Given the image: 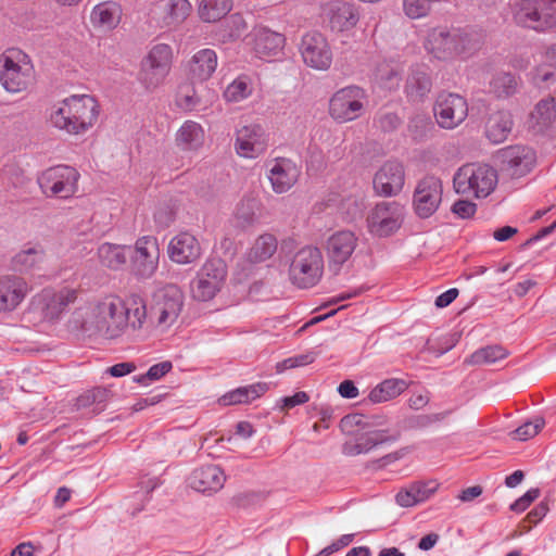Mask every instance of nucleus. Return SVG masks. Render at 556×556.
Masks as SVG:
<instances>
[{"instance_id": "55", "label": "nucleus", "mask_w": 556, "mask_h": 556, "mask_svg": "<svg viewBox=\"0 0 556 556\" xmlns=\"http://www.w3.org/2000/svg\"><path fill=\"white\" fill-rule=\"evenodd\" d=\"M477 205L469 200H457L452 205V212L460 218H469L475 215Z\"/></svg>"}, {"instance_id": "34", "label": "nucleus", "mask_w": 556, "mask_h": 556, "mask_svg": "<svg viewBox=\"0 0 556 556\" xmlns=\"http://www.w3.org/2000/svg\"><path fill=\"white\" fill-rule=\"evenodd\" d=\"M329 22L333 30H348L354 27L358 22V13L353 4L337 1L330 7Z\"/></svg>"}, {"instance_id": "19", "label": "nucleus", "mask_w": 556, "mask_h": 556, "mask_svg": "<svg viewBox=\"0 0 556 556\" xmlns=\"http://www.w3.org/2000/svg\"><path fill=\"white\" fill-rule=\"evenodd\" d=\"M300 51L303 61L316 70H327L332 60L326 38L319 33H308L302 38Z\"/></svg>"}, {"instance_id": "47", "label": "nucleus", "mask_w": 556, "mask_h": 556, "mask_svg": "<svg viewBox=\"0 0 556 556\" xmlns=\"http://www.w3.org/2000/svg\"><path fill=\"white\" fill-rule=\"evenodd\" d=\"M545 426V420L543 417H534L532 420H529L518 427L516 430L510 432V435L514 440L527 441L534 435H536Z\"/></svg>"}, {"instance_id": "60", "label": "nucleus", "mask_w": 556, "mask_h": 556, "mask_svg": "<svg viewBox=\"0 0 556 556\" xmlns=\"http://www.w3.org/2000/svg\"><path fill=\"white\" fill-rule=\"evenodd\" d=\"M338 392L342 397L345 399H354L358 395V390L355 387L354 382L351 380H344L340 383L338 388Z\"/></svg>"}, {"instance_id": "21", "label": "nucleus", "mask_w": 556, "mask_h": 556, "mask_svg": "<svg viewBox=\"0 0 556 556\" xmlns=\"http://www.w3.org/2000/svg\"><path fill=\"white\" fill-rule=\"evenodd\" d=\"M268 179L276 193L289 191L298 181L301 169L290 159L278 157L267 164Z\"/></svg>"}, {"instance_id": "23", "label": "nucleus", "mask_w": 556, "mask_h": 556, "mask_svg": "<svg viewBox=\"0 0 556 556\" xmlns=\"http://www.w3.org/2000/svg\"><path fill=\"white\" fill-rule=\"evenodd\" d=\"M267 138L262 126L247 125L237 130L236 151L243 157H256L265 151Z\"/></svg>"}, {"instance_id": "28", "label": "nucleus", "mask_w": 556, "mask_h": 556, "mask_svg": "<svg viewBox=\"0 0 556 556\" xmlns=\"http://www.w3.org/2000/svg\"><path fill=\"white\" fill-rule=\"evenodd\" d=\"M432 89V80L428 68L416 65L409 70L404 92L410 102H422Z\"/></svg>"}, {"instance_id": "37", "label": "nucleus", "mask_w": 556, "mask_h": 556, "mask_svg": "<svg viewBox=\"0 0 556 556\" xmlns=\"http://www.w3.org/2000/svg\"><path fill=\"white\" fill-rule=\"evenodd\" d=\"M408 388V382L400 378H389L377 384L368 397L372 403H382L401 395Z\"/></svg>"}, {"instance_id": "45", "label": "nucleus", "mask_w": 556, "mask_h": 556, "mask_svg": "<svg viewBox=\"0 0 556 556\" xmlns=\"http://www.w3.org/2000/svg\"><path fill=\"white\" fill-rule=\"evenodd\" d=\"M167 13L164 23L167 26L177 25L184 22L191 12V4L188 0H169L166 4Z\"/></svg>"}, {"instance_id": "53", "label": "nucleus", "mask_w": 556, "mask_h": 556, "mask_svg": "<svg viewBox=\"0 0 556 556\" xmlns=\"http://www.w3.org/2000/svg\"><path fill=\"white\" fill-rule=\"evenodd\" d=\"M540 496V490L538 488L530 489L521 497L516 500L511 505L510 509L515 513L525 511L532 502Z\"/></svg>"}, {"instance_id": "3", "label": "nucleus", "mask_w": 556, "mask_h": 556, "mask_svg": "<svg viewBox=\"0 0 556 556\" xmlns=\"http://www.w3.org/2000/svg\"><path fill=\"white\" fill-rule=\"evenodd\" d=\"M127 321V309L116 296H108L99 303L79 307L74 313L75 325L90 336L102 333L109 338L116 337Z\"/></svg>"}, {"instance_id": "7", "label": "nucleus", "mask_w": 556, "mask_h": 556, "mask_svg": "<svg viewBox=\"0 0 556 556\" xmlns=\"http://www.w3.org/2000/svg\"><path fill=\"white\" fill-rule=\"evenodd\" d=\"M79 170L67 164L50 166L37 176V184L46 198L71 200L79 192Z\"/></svg>"}, {"instance_id": "56", "label": "nucleus", "mask_w": 556, "mask_h": 556, "mask_svg": "<svg viewBox=\"0 0 556 556\" xmlns=\"http://www.w3.org/2000/svg\"><path fill=\"white\" fill-rule=\"evenodd\" d=\"M137 369V365L132 362L118 363L111 366L108 371L113 377H123L134 372Z\"/></svg>"}, {"instance_id": "57", "label": "nucleus", "mask_w": 556, "mask_h": 556, "mask_svg": "<svg viewBox=\"0 0 556 556\" xmlns=\"http://www.w3.org/2000/svg\"><path fill=\"white\" fill-rule=\"evenodd\" d=\"M309 400V396L304 391H299L292 396H286L281 401L283 403L282 407L286 409H290L295 407L296 405H301L306 403Z\"/></svg>"}, {"instance_id": "10", "label": "nucleus", "mask_w": 556, "mask_h": 556, "mask_svg": "<svg viewBox=\"0 0 556 556\" xmlns=\"http://www.w3.org/2000/svg\"><path fill=\"white\" fill-rule=\"evenodd\" d=\"M78 290L71 287L45 288L31 301L42 319L53 321L61 317L66 307L77 300Z\"/></svg>"}, {"instance_id": "41", "label": "nucleus", "mask_w": 556, "mask_h": 556, "mask_svg": "<svg viewBox=\"0 0 556 556\" xmlns=\"http://www.w3.org/2000/svg\"><path fill=\"white\" fill-rule=\"evenodd\" d=\"M277 251V239L270 233L261 235L249 252L247 260L250 263L256 264L269 260Z\"/></svg>"}, {"instance_id": "51", "label": "nucleus", "mask_w": 556, "mask_h": 556, "mask_svg": "<svg viewBox=\"0 0 556 556\" xmlns=\"http://www.w3.org/2000/svg\"><path fill=\"white\" fill-rule=\"evenodd\" d=\"M176 102L182 110L191 111L200 103V99L193 87L186 85L179 88Z\"/></svg>"}, {"instance_id": "11", "label": "nucleus", "mask_w": 556, "mask_h": 556, "mask_svg": "<svg viewBox=\"0 0 556 556\" xmlns=\"http://www.w3.org/2000/svg\"><path fill=\"white\" fill-rule=\"evenodd\" d=\"M227 275L226 264L220 258L207 260L191 281L190 289L194 300L208 301L223 287Z\"/></svg>"}, {"instance_id": "44", "label": "nucleus", "mask_w": 556, "mask_h": 556, "mask_svg": "<svg viewBox=\"0 0 556 556\" xmlns=\"http://www.w3.org/2000/svg\"><path fill=\"white\" fill-rule=\"evenodd\" d=\"M507 352L501 345H489L473 352L465 359L468 365H490L506 357Z\"/></svg>"}, {"instance_id": "17", "label": "nucleus", "mask_w": 556, "mask_h": 556, "mask_svg": "<svg viewBox=\"0 0 556 556\" xmlns=\"http://www.w3.org/2000/svg\"><path fill=\"white\" fill-rule=\"evenodd\" d=\"M434 117L440 127L454 129L460 125L468 115V104L464 97L441 92L434 103Z\"/></svg>"}, {"instance_id": "52", "label": "nucleus", "mask_w": 556, "mask_h": 556, "mask_svg": "<svg viewBox=\"0 0 556 556\" xmlns=\"http://www.w3.org/2000/svg\"><path fill=\"white\" fill-rule=\"evenodd\" d=\"M451 410H445L441 413L430 414V415H419L409 420V427L412 428H427L434 422H440L444 420Z\"/></svg>"}, {"instance_id": "20", "label": "nucleus", "mask_w": 556, "mask_h": 556, "mask_svg": "<svg viewBox=\"0 0 556 556\" xmlns=\"http://www.w3.org/2000/svg\"><path fill=\"white\" fill-rule=\"evenodd\" d=\"M29 291L30 288L25 278L17 275L0 276V314L15 311Z\"/></svg>"}, {"instance_id": "32", "label": "nucleus", "mask_w": 556, "mask_h": 556, "mask_svg": "<svg viewBox=\"0 0 556 556\" xmlns=\"http://www.w3.org/2000/svg\"><path fill=\"white\" fill-rule=\"evenodd\" d=\"M513 128L511 114L507 111H497L486 119L485 135L493 143H501L505 141Z\"/></svg>"}, {"instance_id": "18", "label": "nucleus", "mask_w": 556, "mask_h": 556, "mask_svg": "<svg viewBox=\"0 0 556 556\" xmlns=\"http://www.w3.org/2000/svg\"><path fill=\"white\" fill-rule=\"evenodd\" d=\"M405 184V169L401 162L390 160L376 172L372 179L375 192L384 198L397 195Z\"/></svg>"}, {"instance_id": "62", "label": "nucleus", "mask_w": 556, "mask_h": 556, "mask_svg": "<svg viewBox=\"0 0 556 556\" xmlns=\"http://www.w3.org/2000/svg\"><path fill=\"white\" fill-rule=\"evenodd\" d=\"M517 228L511 226H504L494 231L493 237L497 241H506L517 233Z\"/></svg>"}, {"instance_id": "24", "label": "nucleus", "mask_w": 556, "mask_h": 556, "mask_svg": "<svg viewBox=\"0 0 556 556\" xmlns=\"http://www.w3.org/2000/svg\"><path fill=\"white\" fill-rule=\"evenodd\" d=\"M503 166L514 177L528 174L535 163V152L525 146H511L503 149L500 154Z\"/></svg>"}, {"instance_id": "1", "label": "nucleus", "mask_w": 556, "mask_h": 556, "mask_svg": "<svg viewBox=\"0 0 556 556\" xmlns=\"http://www.w3.org/2000/svg\"><path fill=\"white\" fill-rule=\"evenodd\" d=\"M100 114L101 104L94 96L72 94L51 105L48 121L58 130L80 136L96 126Z\"/></svg>"}, {"instance_id": "30", "label": "nucleus", "mask_w": 556, "mask_h": 556, "mask_svg": "<svg viewBox=\"0 0 556 556\" xmlns=\"http://www.w3.org/2000/svg\"><path fill=\"white\" fill-rule=\"evenodd\" d=\"M435 480L416 481L402 489L395 496L396 503L402 507H412L429 500L439 489Z\"/></svg>"}, {"instance_id": "4", "label": "nucleus", "mask_w": 556, "mask_h": 556, "mask_svg": "<svg viewBox=\"0 0 556 556\" xmlns=\"http://www.w3.org/2000/svg\"><path fill=\"white\" fill-rule=\"evenodd\" d=\"M35 81V67L30 56L17 48L0 54V85L9 93H21Z\"/></svg>"}, {"instance_id": "15", "label": "nucleus", "mask_w": 556, "mask_h": 556, "mask_svg": "<svg viewBox=\"0 0 556 556\" xmlns=\"http://www.w3.org/2000/svg\"><path fill=\"white\" fill-rule=\"evenodd\" d=\"M173 50L170 46L157 43L151 48L147 58V67L141 72V85L153 90L163 84L172 66Z\"/></svg>"}, {"instance_id": "25", "label": "nucleus", "mask_w": 556, "mask_h": 556, "mask_svg": "<svg viewBox=\"0 0 556 556\" xmlns=\"http://www.w3.org/2000/svg\"><path fill=\"white\" fill-rule=\"evenodd\" d=\"M123 18V9L113 0L102 1L96 4L89 15L92 28L101 33H110L118 27Z\"/></svg>"}, {"instance_id": "36", "label": "nucleus", "mask_w": 556, "mask_h": 556, "mask_svg": "<svg viewBox=\"0 0 556 556\" xmlns=\"http://www.w3.org/2000/svg\"><path fill=\"white\" fill-rule=\"evenodd\" d=\"M159 260L157 240L151 236L141 237V278H149L156 271Z\"/></svg>"}, {"instance_id": "59", "label": "nucleus", "mask_w": 556, "mask_h": 556, "mask_svg": "<svg viewBox=\"0 0 556 556\" xmlns=\"http://www.w3.org/2000/svg\"><path fill=\"white\" fill-rule=\"evenodd\" d=\"M548 505L546 502H541L538 506H535L527 516L528 520L533 523H538L540 520H542L547 511H548Z\"/></svg>"}, {"instance_id": "14", "label": "nucleus", "mask_w": 556, "mask_h": 556, "mask_svg": "<svg viewBox=\"0 0 556 556\" xmlns=\"http://www.w3.org/2000/svg\"><path fill=\"white\" fill-rule=\"evenodd\" d=\"M405 217V207L396 202H380L369 214L367 222L371 233L388 237L397 231Z\"/></svg>"}, {"instance_id": "2", "label": "nucleus", "mask_w": 556, "mask_h": 556, "mask_svg": "<svg viewBox=\"0 0 556 556\" xmlns=\"http://www.w3.org/2000/svg\"><path fill=\"white\" fill-rule=\"evenodd\" d=\"M386 425L384 416H366L359 413L344 416L340 422L342 431L355 437L353 444L344 446V453L351 456L367 454L380 444L397 441L400 430L389 429Z\"/></svg>"}, {"instance_id": "43", "label": "nucleus", "mask_w": 556, "mask_h": 556, "mask_svg": "<svg viewBox=\"0 0 556 556\" xmlns=\"http://www.w3.org/2000/svg\"><path fill=\"white\" fill-rule=\"evenodd\" d=\"M231 0H202L200 16L204 22H216L231 10Z\"/></svg>"}, {"instance_id": "31", "label": "nucleus", "mask_w": 556, "mask_h": 556, "mask_svg": "<svg viewBox=\"0 0 556 556\" xmlns=\"http://www.w3.org/2000/svg\"><path fill=\"white\" fill-rule=\"evenodd\" d=\"M217 67V54L213 49H201L195 52L188 63V72L193 80H207Z\"/></svg>"}, {"instance_id": "54", "label": "nucleus", "mask_w": 556, "mask_h": 556, "mask_svg": "<svg viewBox=\"0 0 556 556\" xmlns=\"http://www.w3.org/2000/svg\"><path fill=\"white\" fill-rule=\"evenodd\" d=\"M377 77L386 88L391 89L399 85V73L388 65L378 68Z\"/></svg>"}, {"instance_id": "13", "label": "nucleus", "mask_w": 556, "mask_h": 556, "mask_svg": "<svg viewBox=\"0 0 556 556\" xmlns=\"http://www.w3.org/2000/svg\"><path fill=\"white\" fill-rule=\"evenodd\" d=\"M366 92L357 86H349L338 90L329 102L331 117L340 123L354 121L364 111Z\"/></svg>"}, {"instance_id": "49", "label": "nucleus", "mask_w": 556, "mask_h": 556, "mask_svg": "<svg viewBox=\"0 0 556 556\" xmlns=\"http://www.w3.org/2000/svg\"><path fill=\"white\" fill-rule=\"evenodd\" d=\"M374 125L383 132H392L401 125V118L395 113L380 111L374 118Z\"/></svg>"}, {"instance_id": "61", "label": "nucleus", "mask_w": 556, "mask_h": 556, "mask_svg": "<svg viewBox=\"0 0 556 556\" xmlns=\"http://www.w3.org/2000/svg\"><path fill=\"white\" fill-rule=\"evenodd\" d=\"M482 494V488L480 485L469 486L458 495L462 502H470Z\"/></svg>"}, {"instance_id": "38", "label": "nucleus", "mask_w": 556, "mask_h": 556, "mask_svg": "<svg viewBox=\"0 0 556 556\" xmlns=\"http://www.w3.org/2000/svg\"><path fill=\"white\" fill-rule=\"evenodd\" d=\"M177 144L184 150H197L204 141V130L200 124L187 121L177 132Z\"/></svg>"}, {"instance_id": "16", "label": "nucleus", "mask_w": 556, "mask_h": 556, "mask_svg": "<svg viewBox=\"0 0 556 556\" xmlns=\"http://www.w3.org/2000/svg\"><path fill=\"white\" fill-rule=\"evenodd\" d=\"M443 185L440 178L429 175L421 178L413 193V208L419 218H429L442 202Z\"/></svg>"}, {"instance_id": "27", "label": "nucleus", "mask_w": 556, "mask_h": 556, "mask_svg": "<svg viewBox=\"0 0 556 556\" xmlns=\"http://www.w3.org/2000/svg\"><path fill=\"white\" fill-rule=\"evenodd\" d=\"M168 254L175 263L189 264L200 257L201 247L194 236L189 232H180L170 240Z\"/></svg>"}, {"instance_id": "58", "label": "nucleus", "mask_w": 556, "mask_h": 556, "mask_svg": "<svg viewBox=\"0 0 556 556\" xmlns=\"http://www.w3.org/2000/svg\"><path fill=\"white\" fill-rule=\"evenodd\" d=\"M458 289L456 288L448 289L435 299V306L438 308H444L448 306L458 296Z\"/></svg>"}, {"instance_id": "5", "label": "nucleus", "mask_w": 556, "mask_h": 556, "mask_svg": "<svg viewBox=\"0 0 556 556\" xmlns=\"http://www.w3.org/2000/svg\"><path fill=\"white\" fill-rule=\"evenodd\" d=\"M184 306V293L178 286L165 283L156 286L147 301L141 302L143 315L159 326L169 327L178 318Z\"/></svg>"}, {"instance_id": "6", "label": "nucleus", "mask_w": 556, "mask_h": 556, "mask_svg": "<svg viewBox=\"0 0 556 556\" xmlns=\"http://www.w3.org/2000/svg\"><path fill=\"white\" fill-rule=\"evenodd\" d=\"M497 181V172L492 166L483 163H468L454 174L453 187L458 194L482 199L494 191Z\"/></svg>"}, {"instance_id": "42", "label": "nucleus", "mask_w": 556, "mask_h": 556, "mask_svg": "<svg viewBox=\"0 0 556 556\" xmlns=\"http://www.w3.org/2000/svg\"><path fill=\"white\" fill-rule=\"evenodd\" d=\"M518 89V79L510 73H496L489 84V90L496 98H508Z\"/></svg>"}, {"instance_id": "33", "label": "nucleus", "mask_w": 556, "mask_h": 556, "mask_svg": "<svg viewBox=\"0 0 556 556\" xmlns=\"http://www.w3.org/2000/svg\"><path fill=\"white\" fill-rule=\"evenodd\" d=\"M97 254L102 266L112 270H118L126 265L131 254V249L126 245L104 242L98 248Z\"/></svg>"}, {"instance_id": "39", "label": "nucleus", "mask_w": 556, "mask_h": 556, "mask_svg": "<svg viewBox=\"0 0 556 556\" xmlns=\"http://www.w3.org/2000/svg\"><path fill=\"white\" fill-rule=\"evenodd\" d=\"M45 260V251L38 247H28L15 253L11 265L15 270L27 273L38 268Z\"/></svg>"}, {"instance_id": "48", "label": "nucleus", "mask_w": 556, "mask_h": 556, "mask_svg": "<svg viewBox=\"0 0 556 556\" xmlns=\"http://www.w3.org/2000/svg\"><path fill=\"white\" fill-rule=\"evenodd\" d=\"M532 118L541 126H547L555 116L554 99L541 100L532 112Z\"/></svg>"}, {"instance_id": "40", "label": "nucleus", "mask_w": 556, "mask_h": 556, "mask_svg": "<svg viewBox=\"0 0 556 556\" xmlns=\"http://www.w3.org/2000/svg\"><path fill=\"white\" fill-rule=\"evenodd\" d=\"M260 210L258 201L253 197L243 198L236 206L233 212L235 225L238 228L245 229L257 222V212Z\"/></svg>"}, {"instance_id": "26", "label": "nucleus", "mask_w": 556, "mask_h": 556, "mask_svg": "<svg viewBox=\"0 0 556 556\" xmlns=\"http://www.w3.org/2000/svg\"><path fill=\"white\" fill-rule=\"evenodd\" d=\"M188 481L198 492H217L224 486L226 476L219 466L206 465L194 469Z\"/></svg>"}, {"instance_id": "46", "label": "nucleus", "mask_w": 556, "mask_h": 556, "mask_svg": "<svg viewBox=\"0 0 556 556\" xmlns=\"http://www.w3.org/2000/svg\"><path fill=\"white\" fill-rule=\"evenodd\" d=\"M252 93V86L247 76H239L229 84L224 91V97L229 102H239Z\"/></svg>"}, {"instance_id": "9", "label": "nucleus", "mask_w": 556, "mask_h": 556, "mask_svg": "<svg viewBox=\"0 0 556 556\" xmlns=\"http://www.w3.org/2000/svg\"><path fill=\"white\" fill-rule=\"evenodd\" d=\"M514 20L519 26L535 31H546L556 27V9L545 0H516Z\"/></svg>"}, {"instance_id": "29", "label": "nucleus", "mask_w": 556, "mask_h": 556, "mask_svg": "<svg viewBox=\"0 0 556 556\" xmlns=\"http://www.w3.org/2000/svg\"><path fill=\"white\" fill-rule=\"evenodd\" d=\"M250 43L256 56L265 59L276 55L282 49L285 38L266 27H257L251 34Z\"/></svg>"}, {"instance_id": "35", "label": "nucleus", "mask_w": 556, "mask_h": 556, "mask_svg": "<svg viewBox=\"0 0 556 556\" xmlns=\"http://www.w3.org/2000/svg\"><path fill=\"white\" fill-rule=\"evenodd\" d=\"M267 390V383L257 382L231 390L219 397L218 402L224 406L245 404L262 396Z\"/></svg>"}, {"instance_id": "8", "label": "nucleus", "mask_w": 556, "mask_h": 556, "mask_svg": "<svg viewBox=\"0 0 556 556\" xmlns=\"http://www.w3.org/2000/svg\"><path fill=\"white\" fill-rule=\"evenodd\" d=\"M324 271V258L320 250L315 247H304L299 250L290 264L289 276L299 288H311L318 283Z\"/></svg>"}, {"instance_id": "64", "label": "nucleus", "mask_w": 556, "mask_h": 556, "mask_svg": "<svg viewBox=\"0 0 556 556\" xmlns=\"http://www.w3.org/2000/svg\"><path fill=\"white\" fill-rule=\"evenodd\" d=\"M439 535L435 533H429L422 536L418 543V547L422 551L431 549L438 542Z\"/></svg>"}, {"instance_id": "22", "label": "nucleus", "mask_w": 556, "mask_h": 556, "mask_svg": "<svg viewBox=\"0 0 556 556\" xmlns=\"http://www.w3.org/2000/svg\"><path fill=\"white\" fill-rule=\"evenodd\" d=\"M356 241L354 233L348 230L334 232L328 238L326 250L331 270L339 271L354 252Z\"/></svg>"}, {"instance_id": "12", "label": "nucleus", "mask_w": 556, "mask_h": 556, "mask_svg": "<svg viewBox=\"0 0 556 556\" xmlns=\"http://www.w3.org/2000/svg\"><path fill=\"white\" fill-rule=\"evenodd\" d=\"M468 38L460 29L438 27L432 29L426 41V49L439 60H450L467 49Z\"/></svg>"}, {"instance_id": "63", "label": "nucleus", "mask_w": 556, "mask_h": 556, "mask_svg": "<svg viewBox=\"0 0 556 556\" xmlns=\"http://www.w3.org/2000/svg\"><path fill=\"white\" fill-rule=\"evenodd\" d=\"M35 547L29 542L18 544L12 552L11 556H34Z\"/></svg>"}, {"instance_id": "50", "label": "nucleus", "mask_w": 556, "mask_h": 556, "mask_svg": "<svg viewBox=\"0 0 556 556\" xmlns=\"http://www.w3.org/2000/svg\"><path fill=\"white\" fill-rule=\"evenodd\" d=\"M173 368L169 361H164L151 366L144 375H141V388L149 386L150 382L157 381L168 374Z\"/></svg>"}]
</instances>
